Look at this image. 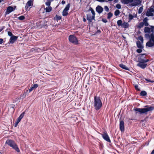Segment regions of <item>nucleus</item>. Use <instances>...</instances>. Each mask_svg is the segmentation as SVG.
Listing matches in <instances>:
<instances>
[{
	"instance_id": "1",
	"label": "nucleus",
	"mask_w": 154,
	"mask_h": 154,
	"mask_svg": "<svg viewBox=\"0 0 154 154\" xmlns=\"http://www.w3.org/2000/svg\"><path fill=\"white\" fill-rule=\"evenodd\" d=\"M94 109L96 110L100 109L102 106V102L100 97L95 96L93 102Z\"/></svg>"
},
{
	"instance_id": "2",
	"label": "nucleus",
	"mask_w": 154,
	"mask_h": 154,
	"mask_svg": "<svg viewBox=\"0 0 154 154\" xmlns=\"http://www.w3.org/2000/svg\"><path fill=\"white\" fill-rule=\"evenodd\" d=\"M146 108H136L134 110L136 111L139 112L140 114H146L148 112L153 110L154 109V107L147 105L145 106Z\"/></svg>"
},
{
	"instance_id": "3",
	"label": "nucleus",
	"mask_w": 154,
	"mask_h": 154,
	"mask_svg": "<svg viewBox=\"0 0 154 154\" xmlns=\"http://www.w3.org/2000/svg\"><path fill=\"white\" fill-rule=\"evenodd\" d=\"M5 143L12 147L17 152H20V150L18 146L14 141L11 140H8L6 141Z\"/></svg>"
},
{
	"instance_id": "4",
	"label": "nucleus",
	"mask_w": 154,
	"mask_h": 154,
	"mask_svg": "<svg viewBox=\"0 0 154 154\" xmlns=\"http://www.w3.org/2000/svg\"><path fill=\"white\" fill-rule=\"evenodd\" d=\"M90 10L91 11L92 15L91 14H87V19L89 23H91L92 22V20H95V12L94 10L91 8L90 9Z\"/></svg>"
},
{
	"instance_id": "5",
	"label": "nucleus",
	"mask_w": 154,
	"mask_h": 154,
	"mask_svg": "<svg viewBox=\"0 0 154 154\" xmlns=\"http://www.w3.org/2000/svg\"><path fill=\"white\" fill-rule=\"evenodd\" d=\"M139 60V63L137 64V66L142 69H144L147 66L146 63L149 61V59H142Z\"/></svg>"
},
{
	"instance_id": "6",
	"label": "nucleus",
	"mask_w": 154,
	"mask_h": 154,
	"mask_svg": "<svg viewBox=\"0 0 154 154\" xmlns=\"http://www.w3.org/2000/svg\"><path fill=\"white\" fill-rule=\"evenodd\" d=\"M69 41L74 45L78 44V41L77 38L73 35H70L69 37Z\"/></svg>"
},
{
	"instance_id": "7",
	"label": "nucleus",
	"mask_w": 154,
	"mask_h": 154,
	"mask_svg": "<svg viewBox=\"0 0 154 154\" xmlns=\"http://www.w3.org/2000/svg\"><path fill=\"white\" fill-rule=\"evenodd\" d=\"M103 138L107 141L110 142H111L107 134L105 133H104L103 134H101Z\"/></svg>"
},
{
	"instance_id": "8",
	"label": "nucleus",
	"mask_w": 154,
	"mask_h": 154,
	"mask_svg": "<svg viewBox=\"0 0 154 154\" xmlns=\"http://www.w3.org/2000/svg\"><path fill=\"white\" fill-rule=\"evenodd\" d=\"M18 37L13 35L10 38L9 42H8V44H13L17 40Z\"/></svg>"
},
{
	"instance_id": "9",
	"label": "nucleus",
	"mask_w": 154,
	"mask_h": 154,
	"mask_svg": "<svg viewBox=\"0 0 154 154\" xmlns=\"http://www.w3.org/2000/svg\"><path fill=\"white\" fill-rule=\"evenodd\" d=\"M14 9L11 6H8L7 9V10L5 12L6 14H8L12 11H14Z\"/></svg>"
},
{
	"instance_id": "10",
	"label": "nucleus",
	"mask_w": 154,
	"mask_h": 154,
	"mask_svg": "<svg viewBox=\"0 0 154 154\" xmlns=\"http://www.w3.org/2000/svg\"><path fill=\"white\" fill-rule=\"evenodd\" d=\"M33 5V1L32 0H29L26 4L25 8L27 9L29 7L32 6Z\"/></svg>"
},
{
	"instance_id": "11",
	"label": "nucleus",
	"mask_w": 154,
	"mask_h": 154,
	"mask_svg": "<svg viewBox=\"0 0 154 154\" xmlns=\"http://www.w3.org/2000/svg\"><path fill=\"white\" fill-rule=\"evenodd\" d=\"M96 10L98 14H100L103 11V8L101 6L98 5L96 7Z\"/></svg>"
},
{
	"instance_id": "12",
	"label": "nucleus",
	"mask_w": 154,
	"mask_h": 154,
	"mask_svg": "<svg viewBox=\"0 0 154 154\" xmlns=\"http://www.w3.org/2000/svg\"><path fill=\"white\" fill-rule=\"evenodd\" d=\"M119 128L120 130L122 131H123L124 130V123L123 121H121L120 122Z\"/></svg>"
},
{
	"instance_id": "13",
	"label": "nucleus",
	"mask_w": 154,
	"mask_h": 154,
	"mask_svg": "<svg viewBox=\"0 0 154 154\" xmlns=\"http://www.w3.org/2000/svg\"><path fill=\"white\" fill-rule=\"evenodd\" d=\"M38 87V85L37 84L32 85L30 88L29 90V92H31L33 90L35 89Z\"/></svg>"
},
{
	"instance_id": "14",
	"label": "nucleus",
	"mask_w": 154,
	"mask_h": 154,
	"mask_svg": "<svg viewBox=\"0 0 154 154\" xmlns=\"http://www.w3.org/2000/svg\"><path fill=\"white\" fill-rule=\"evenodd\" d=\"M140 2L139 0H136V1H134L133 3H132L131 4V6H136L140 4Z\"/></svg>"
},
{
	"instance_id": "15",
	"label": "nucleus",
	"mask_w": 154,
	"mask_h": 154,
	"mask_svg": "<svg viewBox=\"0 0 154 154\" xmlns=\"http://www.w3.org/2000/svg\"><path fill=\"white\" fill-rule=\"evenodd\" d=\"M146 45L149 47H151L154 45V42L149 40L146 44Z\"/></svg>"
},
{
	"instance_id": "16",
	"label": "nucleus",
	"mask_w": 154,
	"mask_h": 154,
	"mask_svg": "<svg viewBox=\"0 0 154 154\" xmlns=\"http://www.w3.org/2000/svg\"><path fill=\"white\" fill-rule=\"evenodd\" d=\"M133 0H122V2L124 4H128L129 3L132 2Z\"/></svg>"
},
{
	"instance_id": "17",
	"label": "nucleus",
	"mask_w": 154,
	"mask_h": 154,
	"mask_svg": "<svg viewBox=\"0 0 154 154\" xmlns=\"http://www.w3.org/2000/svg\"><path fill=\"white\" fill-rule=\"evenodd\" d=\"M129 26V24L128 23L124 22L122 23L121 27L123 28H127Z\"/></svg>"
},
{
	"instance_id": "18",
	"label": "nucleus",
	"mask_w": 154,
	"mask_h": 154,
	"mask_svg": "<svg viewBox=\"0 0 154 154\" xmlns=\"http://www.w3.org/2000/svg\"><path fill=\"white\" fill-rule=\"evenodd\" d=\"M148 20V18L147 17H145L144 18L143 20V23H144V25L145 26H148L149 24L147 22V20Z\"/></svg>"
},
{
	"instance_id": "19",
	"label": "nucleus",
	"mask_w": 154,
	"mask_h": 154,
	"mask_svg": "<svg viewBox=\"0 0 154 154\" xmlns=\"http://www.w3.org/2000/svg\"><path fill=\"white\" fill-rule=\"evenodd\" d=\"M119 66L121 68L127 70H129V69L125 65H124L122 63L120 64L119 65Z\"/></svg>"
},
{
	"instance_id": "20",
	"label": "nucleus",
	"mask_w": 154,
	"mask_h": 154,
	"mask_svg": "<svg viewBox=\"0 0 154 154\" xmlns=\"http://www.w3.org/2000/svg\"><path fill=\"white\" fill-rule=\"evenodd\" d=\"M137 47L141 49L143 48V46L141 42L139 41L137 42Z\"/></svg>"
},
{
	"instance_id": "21",
	"label": "nucleus",
	"mask_w": 154,
	"mask_h": 154,
	"mask_svg": "<svg viewBox=\"0 0 154 154\" xmlns=\"http://www.w3.org/2000/svg\"><path fill=\"white\" fill-rule=\"evenodd\" d=\"M46 12H49L52 10V8L51 7H48L45 9Z\"/></svg>"
},
{
	"instance_id": "22",
	"label": "nucleus",
	"mask_w": 154,
	"mask_h": 154,
	"mask_svg": "<svg viewBox=\"0 0 154 154\" xmlns=\"http://www.w3.org/2000/svg\"><path fill=\"white\" fill-rule=\"evenodd\" d=\"M45 26H46V27H47V24H40L39 25H37V27L38 28H41L42 27L45 28Z\"/></svg>"
},
{
	"instance_id": "23",
	"label": "nucleus",
	"mask_w": 154,
	"mask_h": 154,
	"mask_svg": "<svg viewBox=\"0 0 154 154\" xmlns=\"http://www.w3.org/2000/svg\"><path fill=\"white\" fill-rule=\"evenodd\" d=\"M149 40L154 42V33H151L150 34Z\"/></svg>"
},
{
	"instance_id": "24",
	"label": "nucleus",
	"mask_w": 154,
	"mask_h": 154,
	"mask_svg": "<svg viewBox=\"0 0 154 154\" xmlns=\"http://www.w3.org/2000/svg\"><path fill=\"white\" fill-rule=\"evenodd\" d=\"M146 15L147 16L149 17L153 16V13L150 12V11H149L146 12Z\"/></svg>"
},
{
	"instance_id": "25",
	"label": "nucleus",
	"mask_w": 154,
	"mask_h": 154,
	"mask_svg": "<svg viewBox=\"0 0 154 154\" xmlns=\"http://www.w3.org/2000/svg\"><path fill=\"white\" fill-rule=\"evenodd\" d=\"M145 32L150 33V29L148 27H145L144 29Z\"/></svg>"
},
{
	"instance_id": "26",
	"label": "nucleus",
	"mask_w": 154,
	"mask_h": 154,
	"mask_svg": "<svg viewBox=\"0 0 154 154\" xmlns=\"http://www.w3.org/2000/svg\"><path fill=\"white\" fill-rule=\"evenodd\" d=\"M146 58V55L145 54H142L140 56V57L139 58L138 60H141L144 59V58Z\"/></svg>"
},
{
	"instance_id": "27",
	"label": "nucleus",
	"mask_w": 154,
	"mask_h": 154,
	"mask_svg": "<svg viewBox=\"0 0 154 154\" xmlns=\"http://www.w3.org/2000/svg\"><path fill=\"white\" fill-rule=\"evenodd\" d=\"M147 94L146 92L144 91H141L140 93V95L141 96H145Z\"/></svg>"
},
{
	"instance_id": "28",
	"label": "nucleus",
	"mask_w": 154,
	"mask_h": 154,
	"mask_svg": "<svg viewBox=\"0 0 154 154\" xmlns=\"http://www.w3.org/2000/svg\"><path fill=\"white\" fill-rule=\"evenodd\" d=\"M70 7V5L69 4H68L66 6L65 8L64 9V10L67 11H68L69 9V8Z\"/></svg>"
},
{
	"instance_id": "29",
	"label": "nucleus",
	"mask_w": 154,
	"mask_h": 154,
	"mask_svg": "<svg viewBox=\"0 0 154 154\" xmlns=\"http://www.w3.org/2000/svg\"><path fill=\"white\" fill-rule=\"evenodd\" d=\"M68 14V11L63 10L62 12V15L63 16H66Z\"/></svg>"
},
{
	"instance_id": "30",
	"label": "nucleus",
	"mask_w": 154,
	"mask_h": 154,
	"mask_svg": "<svg viewBox=\"0 0 154 154\" xmlns=\"http://www.w3.org/2000/svg\"><path fill=\"white\" fill-rule=\"evenodd\" d=\"M120 11H119L117 10L115 11L114 13V14L116 16H117L119 15L120 14Z\"/></svg>"
},
{
	"instance_id": "31",
	"label": "nucleus",
	"mask_w": 154,
	"mask_h": 154,
	"mask_svg": "<svg viewBox=\"0 0 154 154\" xmlns=\"http://www.w3.org/2000/svg\"><path fill=\"white\" fill-rule=\"evenodd\" d=\"M122 23V21L121 20H119L117 22V24L118 26H121Z\"/></svg>"
},
{
	"instance_id": "32",
	"label": "nucleus",
	"mask_w": 154,
	"mask_h": 154,
	"mask_svg": "<svg viewBox=\"0 0 154 154\" xmlns=\"http://www.w3.org/2000/svg\"><path fill=\"white\" fill-rule=\"evenodd\" d=\"M113 15L112 14L111 12L107 14V18L110 19Z\"/></svg>"
},
{
	"instance_id": "33",
	"label": "nucleus",
	"mask_w": 154,
	"mask_h": 154,
	"mask_svg": "<svg viewBox=\"0 0 154 154\" xmlns=\"http://www.w3.org/2000/svg\"><path fill=\"white\" fill-rule=\"evenodd\" d=\"M61 18V17L57 15L55 16V19L56 20L58 21V20H60Z\"/></svg>"
},
{
	"instance_id": "34",
	"label": "nucleus",
	"mask_w": 154,
	"mask_h": 154,
	"mask_svg": "<svg viewBox=\"0 0 154 154\" xmlns=\"http://www.w3.org/2000/svg\"><path fill=\"white\" fill-rule=\"evenodd\" d=\"M25 18L24 16H21L18 17V19L20 20H23Z\"/></svg>"
},
{
	"instance_id": "35",
	"label": "nucleus",
	"mask_w": 154,
	"mask_h": 154,
	"mask_svg": "<svg viewBox=\"0 0 154 154\" xmlns=\"http://www.w3.org/2000/svg\"><path fill=\"white\" fill-rule=\"evenodd\" d=\"M143 7H140L139 8V10H138V13L140 14L143 11Z\"/></svg>"
},
{
	"instance_id": "36",
	"label": "nucleus",
	"mask_w": 154,
	"mask_h": 154,
	"mask_svg": "<svg viewBox=\"0 0 154 154\" xmlns=\"http://www.w3.org/2000/svg\"><path fill=\"white\" fill-rule=\"evenodd\" d=\"M138 39L139 40H140V41L142 43L143 42V38L142 36H140L138 37Z\"/></svg>"
},
{
	"instance_id": "37",
	"label": "nucleus",
	"mask_w": 154,
	"mask_h": 154,
	"mask_svg": "<svg viewBox=\"0 0 154 154\" xmlns=\"http://www.w3.org/2000/svg\"><path fill=\"white\" fill-rule=\"evenodd\" d=\"M144 25V23L143 22H141L139 25V27L140 28H142Z\"/></svg>"
},
{
	"instance_id": "38",
	"label": "nucleus",
	"mask_w": 154,
	"mask_h": 154,
	"mask_svg": "<svg viewBox=\"0 0 154 154\" xmlns=\"http://www.w3.org/2000/svg\"><path fill=\"white\" fill-rule=\"evenodd\" d=\"M104 9L105 10L106 12H108L109 11V8L108 6H104Z\"/></svg>"
},
{
	"instance_id": "39",
	"label": "nucleus",
	"mask_w": 154,
	"mask_h": 154,
	"mask_svg": "<svg viewBox=\"0 0 154 154\" xmlns=\"http://www.w3.org/2000/svg\"><path fill=\"white\" fill-rule=\"evenodd\" d=\"M116 7L117 8L120 9L121 8V6L120 4H117L116 5Z\"/></svg>"
},
{
	"instance_id": "40",
	"label": "nucleus",
	"mask_w": 154,
	"mask_h": 154,
	"mask_svg": "<svg viewBox=\"0 0 154 154\" xmlns=\"http://www.w3.org/2000/svg\"><path fill=\"white\" fill-rule=\"evenodd\" d=\"M133 18L134 17L132 14H129V18L130 20H132Z\"/></svg>"
},
{
	"instance_id": "41",
	"label": "nucleus",
	"mask_w": 154,
	"mask_h": 154,
	"mask_svg": "<svg viewBox=\"0 0 154 154\" xmlns=\"http://www.w3.org/2000/svg\"><path fill=\"white\" fill-rule=\"evenodd\" d=\"M135 89L138 91H140V89L138 88V85H135L134 86Z\"/></svg>"
},
{
	"instance_id": "42",
	"label": "nucleus",
	"mask_w": 154,
	"mask_h": 154,
	"mask_svg": "<svg viewBox=\"0 0 154 154\" xmlns=\"http://www.w3.org/2000/svg\"><path fill=\"white\" fill-rule=\"evenodd\" d=\"M24 114H25V112H23L22 113H21L20 114V116L19 117L21 119H22L23 118V116H24Z\"/></svg>"
},
{
	"instance_id": "43",
	"label": "nucleus",
	"mask_w": 154,
	"mask_h": 154,
	"mask_svg": "<svg viewBox=\"0 0 154 154\" xmlns=\"http://www.w3.org/2000/svg\"><path fill=\"white\" fill-rule=\"evenodd\" d=\"M8 35L10 36L11 37L13 35L12 33L11 32H8Z\"/></svg>"
},
{
	"instance_id": "44",
	"label": "nucleus",
	"mask_w": 154,
	"mask_h": 154,
	"mask_svg": "<svg viewBox=\"0 0 154 154\" xmlns=\"http://www.w3.org/2000/svg\"><path fill=\"white\" fill-rule=\"evenodd\" d=\"M136 51L137 53H140L142 52V50L141 49H137Z\"/></svg>"
},
{
	"instance_id": "45",
	"label": "nucleus",
	"mask_w": 154,
	"mask_h": 154,
	"mask_svg": "<svg viewBox=\"0 0 154 154\" xmlns=\"http://www.w3.org/2000/svg\"><path fill=\"white\" fill-rule=\"evenodd\" d=\"M102 21L105 23H106L107 22V20L106 19H102Z\"/></svg>"
},
{
	"instance_id": "46",
	"label": "nucleus",
	"mask_w": 154,
	"mask_h": 154,
	"mask_svg": "<svg viewBox=\"0 0 154 154\" xmlns=\"http://www.w3.org/2000/svg\"><path fill=\"white\" fill-rule=\"evenodd\" d=\"M149 11L152 13L154 12V9L153 8H150L149 9Z\"/></svg>"
},
{
	"instance_id": "47",
	"label": "nucleus",
	"mask_w": 154,
	"mask_h": 154,
	"mask_svg": "<svg viewBox=\"0 0 154 154\" xmlns=\"http://www.w3.org/2000/svg\"><path fill=\"white\" fill-rule=\"evenodd\" d=\"M19 122L16 121V122H15V125H14V126L15 127H16L17 125L19 123Z\"/></svg>"
},
{
	"instance_id": "48",
	"label": "nucleus",
	"mask_w": 154,
	"mask_h": 154,
	"mask_svg": "<svg viewBox=\"0 0 154 154\" xmlns=\"http://www.w3.org/2000/svg\"><path fill=\"white\" fill-rule=\"evenodd\" d=\"M3 42V39L2 38H0V44H2Z\"/></svg>"
},
{
	"instance_id": "49",
	"label": "nucleus",
	"mask_w": 154,
	"mask_h": 154,
	"mask_svg": "<svg viewBox=\"0 0 154 154\" xmlns=\"http://www.w3.org/2000/svg\"><path fill=\"white\" fill-rule=\"evenodd\" d=\"M61 3L62 4L64 5L65 4L66 2L65 1L63 0L62 1Z\"/></svg>"
},
{
	"instance_id": "50",
	"label": "nucleus",
	"mask_w": 154,
	"mask_h": 154,
	"mask_svg": "<svg viewBox=\"0 0 154 154\" xmlns=\"http://www.w3.org/2000/svg\"><path fill=\"white\" fill-rule=\"evenodd\" d=\"M21 120L20 119H19V118H18L17 119V121H17V122H20V121Z\"/></svg>"
},
{
	"instance_id": "51",
	"label": "nucleus",
	"mask_w": 154,
	"mask_h": 154,
	"mask_svg": "<svg viewBox=\"0 0 154 154\" xmlns=\"http://www.w3.org/2000/svg\"><path fill=\"white\" fill-rule=\"evenodd\" d=\"M97 1H98L100 2H103V0H96Z\"/></svg>"
},
{
	"instance_id": "52",
	"label": "nucleus",
	"mask_w": 154,
	"mask_h": 154,
	"mask_svg": "<svg viewBox=\"0 0 154 154\" xmlns=\"http://www.w3.org/2000/svg\"><path fill=\"white\" fill-rule=\"evenodd\" d=\"M146 81H148V82H152L150 80H148L147 79H146Z\"/></svg>"
},
{
	"instance_id": "53",
	"label": "nucleus",
	"mask_w": 154,
	"mask_h": 154,
	"mask_svg": "<svg viewBox=\"0 0 154 154\" xmlns=\"http://www.w3.org/2000/svg\"><path fill=\"white\" fill-rule=\"evenodd\" d=\"M145 36L146 37H147V36H149V34H146L145 35Z\"/></svg>"
},
{
	"instance_id": "54",
	"label": "nucleus",
	"mask_w": 154,
	"mask_h": 154,
	"mask_svg": "<svg viewBox=\"0 0 154 154\" xmlns=\"http://www.w3.org/2000/svg\"><path fill=\"white\" fill-rule=\"evenodd\" d=\"M151 32H152V33H154V30L153 29H152L151 30Z\"/></svg>"
},
{
	"instance_id": "55",
	"label": "nucleus",
	"mask_w": 154,
	"mask_h": 154,
	"mask_svg": "<svg viewBox=\"0 0 154 154\" xmlns=\"http://www.w3.org/2000/svg\"><path fill=\"white\" fill-rule=\"evenodd\" d=\"M83 21L84 22H85L86 21V19L85 18H84L83 19Z\"/></svg>"
},
{
	"instance_id": "56",
	"label": "nucleus",
	"mask_w": 154,
	"mask_h": 154,
	"mask_svg": "<svg viewBox=\"0 0 154 154\" xmlns=\"http://www.w3.org/2000/svg\"><path fill=\"white\" fill-rule=\"evenodd\" d=\"M151 154H154V149L152 151L151 153Z\"/></svg>"
},
{
	"instance_id": "57",
	"label": "nucleus",
	"mask_w": 154,
	"mask_h": 154,
	"mask_svg": "<svg viewBox=\"0 0 154 154\" xmlns=\"http://www.w3.org/2000/svg\"><path fill=\"white\" fill-rule=\"evenodd\" d=\"M118 2V0H115L114 1V2H115V3H116Z\"/></svg>"
},
{
	"instance_id": "58",
	"label": "nucleus",
	"mask_w": 154,
	"mask_h": 154,
	"mask_svg": "<svg viewBox=\"0 0 154 154\" xmlns=\"http://www.w3.org/2000/svg\"><path fill=\"white\" fill-rule=\"evenodd\" d=\"M103 2H108V1H106V0H103Z\"/></svg>"
},
{
	"instance_id": "59",
	"label": "nucleus",
	"mask_w": 154,
	"mask_h": 154,
	"mask_svg": "<svg viewBox=\"0 0 154 154\" xmlns=\"http://www.w3.org/2000/svg\"><path fill=\"white\" fill-rule=\"evenodd\" d=\"M3 1V0H0V3L2 2Z\"/></svg>"
},
{
	"instance_id": "60",
	"label": "nucleus",
	"mask_w": 154,
	"mask_h": 154,
	"mask_svg": "<svg viewBox=\"0 0 154 154\" xmlns=\"http://www.w3.org/2000/svg\"><path fill=\"white\" fill-rule=\"evenodd\" d=\"M18 118L20 119L21 120L22 119L19 116V117H18Z\"/></svg>"
},
{
	"instance_id": "61",
	"label": "nucleus",
	"mask_w": 154,
	"mask_h": 154,
	"mask_svg": "<svg viewBox=\"0 0 154 154\" xmlns=\"http://www.w3.org/2000/svg\"><path fill=\"white\" fill-rule=\"evenodd\" d=\"M51 1H53L54 0H49Z\"/></svg>"
}]
</instances>
